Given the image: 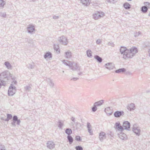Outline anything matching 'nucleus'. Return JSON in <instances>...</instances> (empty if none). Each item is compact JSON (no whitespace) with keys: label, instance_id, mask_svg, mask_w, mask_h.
<instances>
[{"label":"nucleus","instance_id":"f8f14e48","mask_svg":"<svg viewBox=\"0 0 150 150\" xmlns=\"http://www.w3.org/2000/svg\"><path fill=\"white\" fill-rule=\"evenodd\" d=\"M103 103V101L102 100H101L97 102H96L94 104V105L95 106H98L102 104Z\"/></svg>","mask_w":150,"mask_h":150},{"label":"nucleus","instance_id":"f3484780","mask_svg":"<svg viewBox=\"0 0 150 150\" xmlns=\"http://www.w3.org/2000/svg\"><path fill=\"white\" fill-rule=\"evenodd\" d=\"M147 8L145 6H143L142 8V11L143 12H146L147 11Z\"/></svg>","mask_w":150,"mask_h":150},{"label":"nucleus","instance_id":"f257e3e1","mask_svg":"<svg viewBox=\"0 0 150 150\" xmlns=\"http://www.w3.org/2000/svg\"><path fill=\"white\" fill-rule=\"evenodd\" d=\"M120 50L121 53L123 54V58L125 59L132 57L138 52L137 48L135 47H132L129 50L125 47H121Z\"/></svg>","mask_w":150,"mask_h":150},{"label":"nucleus","instance_id":"6e6552de","mask_svg":"<svg viewBox=\"0 0 150 150\" xmlns=\"http://www.w3.org/2000/svg\"><path fill=\"white\" fill-rule=\"evenodd\" d=\"M105 134L104 132H100L99 137L101 140L105 138Z\"/></svg>","mask_w":150,"mask_h":150},{"label":"nucleus","instance_id":"72a5a7b5","mask_svg":"<svg viewBox=\"0 0 150 150\" xmlns=\"http://www.w3.org/2000/svg\"><path fill=\"white\" fill-rule=\"evenodd\" d=\"M120 138H121L122 139H124V138H123L122 137H120Z\"/></svg>","mask_w":150,"mask_h":150},{"label":"nucleus","instance_id":"ddd939ff","mask_svg":"<svg viewBox=\"0 0 150 150\" xmlns=\"http://www.w3.org/2000/svg\"><path fill=\"white\" fill-rule=\"evenodd\" d=\"M125 69L124 68L116 70L115 72L117 73L122 72L125 71Z\"/></svg>","mask_w":150,"mask_h":150},{"label":"nucleus","instance_id":"7c9ffc66","mask_svg":"<svg viewBox=\"0 0 150 150\" xmlns=\"http://www.w3.org/2000/svg\"><path fill=\"white\" fill-rule=\"evenodd\" d=\"M88 130L91 135L92 134L93 132L90 129H88Z\"/></svg>","mask_w":150,"mask_h":150},{"label":"nucleus","instance_id":"5701e85b","mask_svg":"<svg viewBox=\"0 0 150 150\" xmlns=\"http://www.w3.org/2000/svg\"><path fill=\"white\" fill-rule=\"evenodd\" d=\"M87 56L88 57H90L91 56V52L90 50H88L87 52Z\"/></svg>","mask_w":150,"mask_h":150},{"label":"nucleus","instance_id":"4468645a","mask_svg":"<svg viewBox=\"0 0 150 150\" xmlns=\"http://www.w3.org/2000/svg\"><path fill=\"white\" fill-rule=\"evenodd\" d=\"M124 6L125 8L129 9L130 8V6L129 3H126L124 4Z\"/></svg>","mask_w":150,"mask_h":150},{"label":"nucleus","instance_id":"f03ea898","mask_svg":"<svg viewBox=\"0 0 150 150\" xmlns=\"http://www.w3.org/2000/svg\"><path fill=\"white\" fill-rule=\"evenodd\" d=\"M16 90L13 87L10 86L9 89L8 94L9 96H13L15 93Z\"/></svg>","mask_w":150,"mask_h":150},{"label":"nucleus","instance_id":"423d86ee","mask_svg":"<svg viewBox=\"0 0 150 150\" xmlns=\"http://www.w3.org/2000/svg\"><path fill=\"white\" fill-rule=\"evenodd\" d=\"M105 111L106 113L108 115H111L112 112V110L110 109V107H107L105 109Z\"/></svg>","mask_w":150,"mask_h":150},{"label":"nucleus","instance_id":"473e14b6","mask_svg":"<svg viewBox=\"0 0 150 150\" xmlns=\"http://www.w3.org/2000/svg\"><path fill=\"white\" fill-rule=\"evenodd\" d=\"M87 126H88V129H90V128L91 125H90V124H89V123L88 124Z\"/></svg>","mask_w":150,"mask_h":150},{"label":"nucleus","instance_id":"c85d7f7f","mask_svg":"<svg viewBox=\"0 0 150 150\" xmlns=\"http://www.w3.org/2000/svg\"><path fill=\"white\" fill-rule=\"evenodd\" d=\"M96 106H95L94 105V106L92 108V110L94 112L96 110L97 108Z\"/></svg>","mask_w":150,"mask_h":150},{"label":"nucleus","instance_id":"7ed1b4c3","mask_svg":"<svg viewBox=\"0 0 150 150\" xmlns=\"http://www.w3.org/2000/svg\"><path fill=\"white\" fill-rule=\"evenodd\" d=\"M130 124L128 121H125L123 123L122 126L123 129H128L130 128Z\"/></svg>","mask_w":150,"mask_h":150},{"label":"nucleus","instance_id":"393cba45","mask_svg":"<svg viewBox=\"0 0 150 150\" xmlns=\"http://www.w3.org/2000/svg\"><path fill=\"white\" fill-rule=\"evenodd\" d=\"M4 4V1L2 0H0V6H3Z\"/></svg>","mask_w":150,"mask_h":150},{"label":"nucleus","instance_id":"1a4fd4ad","mask_svg":"<svg viewBox=\"0 0 150 150\" xmlns=\"http://www.w3.org/2000/svg\"><path fill=\"white\" fill-rule=\"evenodd\" d=\"M134 109L135 106L133 104H131L128 106V109L130 111L133 110Z\"/></svg>","mask_w":150,"mask_h":150},{"label":"nucleus","instance_id":"a878e982","mask_svg":"<svg viewBox=\"0 0 150 150\" xmlns=\"http://www.w3.org/2000/svg\"><path fill=\"white\" fill-rule=\"evenodd\" d=\"M17 117L16 116H14L13 117V121L14 122V124L15 122L18 120Z\"/></svg>","mask_w":150,"mask_h":150},{"label":"nucleus","instance_id":"2f4dec72","mask_svg":"<svg viewBox=\"0 0 150 150\" xmlns=\"http://www.w3.org/2000/svg\"><path fill=\"white\" fill-rule=\"evenodd\" d=\"M16 123L18 125H19L20 122V121L19 120H18L17 121H16Z\"/></svg>","mask_w":150,"mask_h":150},{"label":"nucleus","instance_id":"c756f323","mask_svg":"<svg viewBox=\"0 0 150 150\" xmlns=\"http://www.w3.org/2000/svg\"><path fill=\"white\" fill-rule=\"evenodd\" d=\"M145 4L146 6H147L148 7H150V4L148 2H146L145 3Z\"/></svg>","mask_w":150,"mask_h":150},{"label":"nucleus","instance_id":"0eeeda50","mask_svg":"<svg viewBox=\"0 0 150 150\" xmlns=\"http://www.w3.org/2000/svg\"><path fill=\"white\" fill-rule=\"evenodd\" d=\"M82 3L86 5H88L90 4V0H81Z\"/></svg>","mask_w":150,"mask_h":150},{"label":"nucleus","instance_id":"cd10ccee","mask_svg":"<svg viewBox=\"0 0 150 150\" xmlns=\"http://www.w3.org/2000/svg\"><path fill=\"white\" fill-rule=\"evenodd\" d=\"M76 139L77 141H81V139L80 137L79 136H76Z\"/></svg>","mask_w":150,"mask_h":150},{"label":"nucleus","instance_id":"39448f33","mask_svg":"<svg viewBox=\"0 0 150 150\" xmlns=\"http://www.w3.org/2000/svg\"><path fill=\"white\" fill-rule=\"evenodd\" d=\"M124 112L123 111L120 112L117 111L114 113V115L116 117H120V116L123 114Z\"/></svg>","mask_w":150,"mask_h":150},{"label":"nucleus","instance_id":"6ab92c4d","mask_svg":"<svg viewBox=\"0 0 150 150\" xmlns=\"http://www.w3.org/2000/svg\"><path fill=\"white\" fill-rule=\"evenodd\" d=\"M12 117V116L11 115L8 114L7 115V118L6 120L8 121L9 120L11 119Z\"/></svg>","mask_w":150,"mask_h":150},{"label":"nucleus","instance_id":"412c9836","mask_svg":"<svg viewBox=\"0 0 150 150\" xmlns=\"http://www.w3.org/2000/svg\"><path fill=\"white\" fill-rule=\"evenodd\" d=\"M5 64L8 69L10 68L11 67V65L9 63L6 62L5 63Z\"/></svg>","mask_w":150,"mask_h":150},{"label":"nucleus","instance_id":"a211bd4d","mask_svg":"<svg viewBox=\"0 0 150 150\" xmlns=\"http://www.w3.org/2000/svg\"><path fill=\"white\" fill-rule=\"evenodd\" d=\"M66 132L68 134H70L72 133V131L70 129H67L66 130Z\"/></svg>","mask_w":150,"mask_h":150},{"label":"nucleus","instance_id":"2eb2a0df","mask_svg":"<svg viewBox=\"0 0 150 150\" xmlns=\"http://www.w3.org/2000/svg\"><path fill=\"white\" fill-rule=\"evenodd\" d=\"M51 57V54L50 52L47 53L45 56V58H50Z\"/></svg>","mask_w":150,"mask_h":150},{"label":"nucleus","instance_id":"dca6fc26","mask_svg":"<svg viewBox=\"0 0 150 150\" xmlns=\"http://www.w3.org/2000/svg\"><path fill=\"white\" fill-rule=\"evenodd\" d=\"M68 139L69 140V142L70 144H71V143L73 142V139L72 137L70 136H68L67 137Z\"/></svg>","mask_w":150,"mask_h":150},{"label":"nucleus","instance_id":"aec40b11","mask_svg":"<svg viewBox=\"0 0 150 150\" xmlns=\"http://www.w3.org/2000/svg\"><path fill=\"white\" fill-rule=\"evenodd\" d=\"M95 58L98 61H99V62H101L102 61V59L101 58L99 57L98 56H96L95 57Z\"/></svg>","mask_w":150,"mask_h":150},{"label":"nucleus","instance_id":"9b49d317","mask_svg":"<svg viewBox=\"0 0 150 150\" xmlns=\"http://www.w3.org/2000/svg\"><path fill=\"white\" fill-rule=\"evenodd\" d=\"M99 12H98L93 15V17L95 20H97L99 18Z\"/></svg>","mask_w":150,"mask_h":150},{"label":"nucleus","instance_id":"b1692460","mask_svg":"<svg viewBox=\"0 0 150 150\" xmlns=\"http://www.w3.org/2000/svg\"><path fill=\"white\" fill-rule=\"evenodd\" d=\"M99 18L104 16V13L103 12H99Z\"/></svg>","mask_w":150,"mask_h":150},{"label":"nucleus","instance_id":"bb28decb","mask_svg":"<svg viewBox=\"0 0 150 150\" xmlns=\"http://www.w3.org/2000/svg\"><path fill=\"white\" fill-rule=\"evenodd\" d=\"M76 150H83L82 148L80 146H77L76 147Z\"/></svg>","mask_w":150,"mask_h":150},{"label":"nucleus","instance_id":"f704fd0d","mask_svg":"<svg viewBox=\"0 0 150 150\" xmlns=\"http://www.w3.org/2000/svg\"><path fill=\"white\" fill-rule=\"evenodd\" d=\"M67 53H68V54H69V52L66 53V54H67Z\"/></svg>","mask_w":150,"mask_h":150},{"label":"nucleus","instance_id":"20e7f679","mask_svg":"<svg viewBox=\"0 0 150 150\" xmlns=\"http://www.w3.org/2000/svg\"><path fill=\"white\" fill-rule=\"evenodd\" d=\"M115 128L118 129L119 130H120L122 131L123 130V127L121 125L120 123L118 122H117L115 124Z\"/></svg>","mask_w":150,"mask_h":150},{"label":"nucleus","instance_id":"4be33fe9","mask_svg":"<svg viewBox=\"0 0 150 150\" xmlns=\"http://www.w3.org/2000/svg\"><path fill=\"white\" fill-rule=\"evenodd\" d=\"M134 132L135 133L137 134H140V130L137 129H134Z\"/></svg>","mask_w":150,"mask_h":150},{"label":"nucleus","instance_id":"9d476101","mask_svg":"<svg viewBox=\"0 0 150 150\" xmlns=\"http://www.w3.org/2000/svg\"><path fill=\"white\" fill-rule=\"evenodd\" d=\"M28 30L29 32L31 33L33 32L35 30L34 26L32 25H30L28 28Z\"/></svg>","mask_w":150,"mask_h":150}]
</instances>
